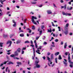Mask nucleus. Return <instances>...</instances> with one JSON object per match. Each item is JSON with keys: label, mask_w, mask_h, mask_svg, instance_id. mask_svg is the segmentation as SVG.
Masks as SVG:
<instances>
[{"label": "nucleus", "mask_w": 73, "mask_h": 73, "mask_svg": "<svg viewBox=\"0 0 73 73\" xmlns=\"http://www.w3.org/2000/svg\"><path fill=\"white\" fill-rule=\"evenodd\" d=\"M31 20L32 23H33V24H37V23L35 22V20H34V19L36 20L37 19V17H35L34 16H33L31 17Z\"/></svg>", "instance_id": "1"}, {"label": "nucleus", "mask_w": 73, "mask_h": 73, "mask_svg": "<svg viewBox=\"0 0 73 73\" xmlns=\"http://www.w3.org/2000/svg\"><path fill=\"white\" fill-rule=\"evenodd\" d=\"M9 44L8 46V47H9V46H11V44H12V41L10 40L7 41V42L6 44Z\"/></svg>", "instance_id": "2"}, {"label": "nucleus", "mask_w": 73, "mask_h": 73, "mask_svg": "<svg viewBox=\"0 0 73 73\" xmlns=\"http://www.w3.org/2000/svg\"><path fill=\"white\" fill-rule=\"evenodd\" d=\"M64 61H65V62L64 61H63V64L65 65V66H67V64H68V63L66 62H67V60L64 59Z\"/></svg>", "instance_id": "3"}, {"label": "nucleus", "mask_w": 73, "mask_h": 73, "mask_svg": "<svg viewBox=\"0 0 73 73\" xmlns=\"http://www.w3.org/2000/svg\"><path fill=\"white\" fill-rule=\"evenodd\" d=\"M47 60H48V62H50V64H52V60H50V58H49V56H47L46 57Z\"/></svg>", "instance_id": "4"}, {"label": "nucleus", "mask_w": 73, "mask_h": 73, "mask_svg": "<svg viewBox=\"0 0 73 73\" xmlns=\"http://www.w3.org/2000/svg\"><path fill=\"white\" fill-rule=\"evenodd\" d=\"M13 23H14V24L13 25V27H16V22H15V21L14 20H13L12 21Z\"/></svg>", "instance_id": "5"}, {"label": "nucleus", "mask_w": 73, "mask_h": 73, "mask_svg": "<svg viewBox=\"0 0 73 73\" xmlns=\"http://www.w3.org/2000/svg\"><path fill=\"white\" fill-rule=\"evenodd\" d=\"M38 54H41V53L39 52L40 51L39 50V48H37V50H36L35 51Z\"/></svg>", "instance_id": "6"}, {"label": "nucleus", "mask_w": 73, "mask_h": 73, "mask_svg": "<svg viewBox=\"0 0 73 73\" xmlns=\"http://www.w3.org/2000/svg\"><path fill=\"white\" fill-rule=\"evenodd\" d=\"M64 8V9L65 10L66 9V5H65L64 6H61V9H62V8Z\"/></svg>", "instance_id": "7"}, {"label": "nucleus", "mask_w": 73, "mask_h": 73, "mask_svg": "<svg viewBox=\"0 0 73 73\" xmlns=\"http://www.w3.org/2000/svg\"><path fill=\"white\" fill-rule=\"evenodd\" d=\"M64 8V9L65 10L66 9V5H65L64 6H61V9H62V8Z\"/></svg>", "instance_id": "8"}, {"label": "nucleus", "mask_w": 73, "mask_h": 73, "mask_svg": "<svg viewBox=\"0 0 73 73\" xmlns=\"http://www.w3.org/2000/svg\"><path fill=\"white\" fill-rule=\"evenodd\" d=\"M47 12L48 14V15H49V14H52V11L50 10L47 11Z\"/></svg>", "instance_id": "9"}, {"label": "nucleus", "mask_w": 73, "mask_h": 73, "mask_svg": "<svg viewBox=\"0 0 73 73\" xmlns=\"http://www.w3.org/2000/svg\"><path fill=\"white\" fill-rule=\"evenodd\" d=\"M39 62V60H38V59H37L35 61V63L36 64H37Z\"/></svg>", "instance_id": "10"}, {"label": "nucleus", "mask_w": 73, "mask_h": 73, "mask_svg": "<svg viewBox=\"0 0 73 73\" xmlns=\"http://www.w3.org/2000/svg\"><path fill=\"white\" fill-rule=\"evenodd\" d=\"M36 67L38 68H39L40 67V65L38 64H36Z\"/></svg>", "instance_id": "11"}, {"label": "nucleus", "mask_w": 73, "mask_h": 73, "mask_svg": "<svg viewBox=\"0 0 73 73\" xmlns=\"http://www.w3.org/2000/svg\"><path fill=\"white\" fill-rule=\"evenodd\" d=\"M16 56H18V53H17V51H15V54H14Z\"/></svg>", "instance_id": "12"}, {"label": "nucleus", "mask_w": 73, "mask_h": 73, "mask_svg": "<svg viewBox=\"0 0 73 73\" xmlns=\"http://www.w3.org/2000/svg\"><path fill=\"white\" fill-rule=\"evenodd\" d=\"M54 59V58H53V54H52L51 56V60H53Z\"/></svg>", "instance_id": "13"}, {"label": "nucleus", "mask_w": 73, "mask_h": 73, "mask_svg": "<svg viewBox=\"0 0 73 73\" xmlns=\"http://www.w3.org/2000/svg\"><path fill=\"white\" fill-rule=\"evenodd\" d=\"M72 9V7H70V8H69V7H67V9L68 10H71Z\"/></svg>", "instance_id": "14"}, {"label": "nucleus", "mask_w": 73, "mask_h": 73, "mask_svg": "<svg viewBox=\"0 0 73 73\" xmlns=\"http://www.w3.org/2000/svg\"><path fill=\"white\" fill-rule=\"evenodd\" d=\"M21 42V41H20V40H18L16 42V44H19V43H20Z\"/></svg>", "instance_id": "15"}, {"label": "nucleus", "mask_w": 73, "mask_h": 73, "mask_svg": "<svg viewBox=\"0 0 73 73\" xmlns=\"http://www.w3.org/2000/svg\"><path fill=\"white\" fill-rule=\"evenodd\" d=\"M6 1V0H4L3 1H0V2H1V4H3V3H4V1Z\"/></svg>", "instance_id": "16"}, {"label": "nucleus", "mask_w": 73, "mask_h": 73, "mask_svg": "<svg viewBox=\"0 0 73 73\" xmlns=\"http://www.w3.org/2000/svg\"><path fill=\"white\" fill-rule=\"evenodd\" d=\"M48 32H50V33H52V29H51V28H50V30L49 29H48Z\"/></svg>", "instance_id": "17"}, {"label": "nucleus", "mask_w": 73, "mask_h": 73, "mask_svg": "<svg viewBox=\"0 0 73 73\" xmlns=\"http://www.w3.org/2000/svg\"><path fill=\"white\" fill-rule=\"evenodd\" d=\"M17 52H20V51H21V48H19L17 50Z\"/></svg>", "instance_id": "18"}, {"label": "nucleus", "mask_w": 73, "mask_h": 73, "mask_svg": "<svg viewBox=\"0 0 73 73\" xmlns=\"http://www.w3.org/2000/svg\"><path fill=\"white\" fill-rule=\"evenodd\" d=\"M67 46V44H66V42L65 43V44L64 46V49H66V46Z\"/></svg>", "instance_id": "19"}, {"label": "nucleus", "mask_w": 73, "mask_h": 73, "mask_svg": "<svg viewBox=\"0 0 73 73\" xmlns=\"http://www.w3.org/2000/svg\"><path fill=\"white\" fill-rule=\"evenodd\" d=\"M10 57H15V54H12L10 55Z\"/></svg>", "instance_id": "20"}, {"label": "nucleus", "mask_w": 73, "mask_h": 73, "mask_svg": "<svg viewBox=\"0 0 73 73\" xmlns=\"http://www.w3.org/2000/svg\"><path fill=\"white\" fill-rule=\"evenodd\" d=\"M59 54H60V52H57L55 54V56H57V55H58Z\"/></svg>", "instance_id": "21"}, {"label": "nucleus", "mask_w": 73, "mask_h": 73, "mask_svg": "<svg viewBox=\"0 0 73 73\" xmlns=\"http://www.w3.org/2000/svg\"><path fill=\"white\" fill-rule=\"evenodd\" d=\"M64 33L65 35H67L68 33V31H66L64 32Z\"/></svg>", "instance_id": "22"}, {"label": "nucleus", "mask_w": 73, "mask_h": 73, "mask_svg": "<svg viewBox=\"0 0 73 73\" xmlns=\"http://www.w3.org/2000/svg\"><path fill=\"white\" fill-rule=\"evenodd\" d=\"M58 59L59 60H61V59H62V58H61V55H59Z\"/></svg>", "instance_id": "23"}, {"label": "nucleus", "mask_w": 73, "mask_h": 73, "mask_svg": "<svg viewBox=\"0 0 73 73\" xmlns=\"http://www.w3.org/2000/svg\"><path fill=\"white\" fill-rule=\"evenodd\" d=\"M20 36L21 37H24V34H22L20 35Z\"/></svg>", "instance_id": "24"}, {"label": "nucleus", "mask_w": 73, "mask_h": 73, "mask_svg": "<svg viewBox=\"0 0 73 73\" xmlns=\"http://www.w3.org/2000/svg\"><path fill=\"white\" fill-rule=\"evenodd\" d=\"M40 36H39L38 37L36 36V40H38V38H39Z\"/></svg>", "instance_id": "25"}, {"label": "nucleus", "mask_w": 73, "mask_h": 73, "mask_svg": "<svg viewBox=\"0 0 73 73\" xmlns=\"http://www.w3.org/2000/svg\"><path fill=\"white\" fill-rule=\"evenodd\" d=\"M8 64L9 65H10V64H13V63L12 62H10Z\"/></svg>", "instance_id": "26"}, {"label": "nucleus", "mask_w": 73, "mask_h": 73, "mask_svg": "<svg viewBox=\"0 0 73 73\" xmlns=\"http://www.w3.org/2000/svg\"><path fill=\"white\" fill-rule=\"evenodd\" d=\"M25 44H26V43H30V42H29V41H28V40H27L25 41Z\"/></svg>", "instance_id": "27"}, {"label": "nucleus", "mask_w": 73, "mask_h": 73, "mask_svg": "<svg viewBox=\"0 0 73 73\" xmlns=\"http://www.w3.org/2000/svg\"><path fill=\"white\" fill-rule=\"evenodd\" d=\"M55 62L56 63H57V58H56L55 59Z\"/></svg>", "instance_id": "28"}, {"label": "nucleus", "mask_w": 73, "mask_h": 73, "mask_svg": "<svg viewBox=\"0 0 73 73\" xmlns=\"http://www.w3.org/2000/svg\"><path fill=\"white\" fill-rule=\"evenodd\" d=\"M3 43H0V46L1 47H3Z\"/></svg>", "instance_id": "29"}, {"label": "nucleus", "mask_w": 73, "mask_h": 73, "mask_svg": "<svg viewBox=\"0 0 73 73\" xmlns=\"http://www.w3.org/2000/svg\"><path fill=\"white\" fill-rule=\"evenodd\" d=\"M32 29L33 30H35V26H33L32 27Z\"/></svg>", "instance_id": "30"}, {"label": "nucleus", "mask_w": 73, "mask_h": 73, "mask_svg": "<svg viewBox=\"0 0 73 73\" xmlns=\"http://www.w3.org/2000/svg\"><path fill=\"white\" fill-rule=\"evenodd\" d=\"M36 3H37V2H34L31 3L33 4H36Z\"/></svg>", "instance_id": "31"}, {"label": "nucleus", "mask_w": 73, "mask_h": 73, "mask_svg": "<svg viewBox=\"0 0 73 73\" xmlns=\"http://www.w3.org/2000/svg\"><path fill=\"white\" fill-rule=\"evenodd\" d=\"M54 39V38L53 37H52L51 39V40H50L49 41H51L52 40Z\"/></svg>", "instance_id": "32"}, {"label": "nucleus", "mask_w": 73, "mask_h": 73, "mask_svg": "<svg viewBox=\"0 0 73 73\" xmlns=\"http://www.w3.org/2000/svg\"><path fill=\"white\" fill-rule=\"evenodd\" d=\"M69 25L68 23H67L66 25V27H68V26H69Z\"/></svg>", "instance_id": "33"}, {"label": "nucleus", "mask_w": 73, "mask_h": 73, "mask_svg": "<svg viewBox=\"0 0 73 73\" xmlns=\"http://www.w3.org/2000/svg\"><path fill=\"white\" fill-rule=\"evenodd\" d=\"M17 64H19V65H21V63L20 62H17Z\"/></svg>", "instance_id": "34"}, {"label": "nucleus", "mask_w": 73, "mask_h": 73, "mask_svg": "<svg viewBox=\"0 0 73 73\" xmlns=\"http://www.w3.org/2000/svg\"><path fill=\"white\" fill-rule=\"evenodd\" d=\"M71 52H72L71 54H72L73 52V46L72 47V48Z\"/></svg>", "instance_id": "35"}, {"label": "nucleus", "mask_w": 73, "mask_h": 73, "mask_svg": "<svg viewBox=\"0 0 73 73\" xmlns=\"http://www.w3.org/2000/svg\"><path fill=\"white\" fill-rule=\"evenodd\" d=\"M24 51L22 50L21 54H24Z\"/></svg>", "instance_id": "36"}, {"label": "nucleus", "mask_w": 73, "mask_h": 73, "mask_svg": "<svg viewBox=\"0 0 73 73\" xmlns=\"http://www.w3.org/2000/svg\"><path fill=\"white\" fill-rule=\"evenodd\" d=\"M13 59H17V60H19V58H15V57H14L13 58Z\"/></svg>", "instance_id": "37"}, {"label": "nucleus", "mask_w": 73, "mask_h": 73, "mask_svg": "<svg viewBox=\"0 0 73 73\" xmlns=\"http://www.w3.org/2000/svg\"><path fill=\"white\" fill-rule=\"evenodd\" d=\"M70 68H72L73 67V64H72L70 65Z\"/></svg>", "instance_id": "38"}, {"label": "nucleus", "mask_w": 73, "mask_h": 73, "mask_svg": "<svg viewBox=\"0 0 73 73\" xmlns=\"http://www.w3.org/2000/svg\"><path fill=\"white\" fill-rule=\"evenodd\" d=\"M55 42H58V39H56L55 40Z\"/></svg>", "instance_id": "39"}, {"label": "nucleus", "mask_w": 73, "mask_h": 73, "mask_svg": "<svg viewBox=\"0 0 73 73\" xmlns=\"http://www.w3.org/2000/svg\"><path fill=\"white\" fill-rule=\"evenodd\" d=\"M53 6H54V7H55L56 8H57V7H56V5H55V4H54V3H53Z\"/></svg>", "instance_id": "40"}, {"label": "nucleus", "mask_w": 73, "mask_h": 73, "mask_svg": "<svg viewBox=\"0 0 73 73\" xmlns=\"http://www.w3.org/2000/svg\"><path fill=\"white\" fill-rule=\"evenodd\" d=\"M50 54V52H48L47 53V56H49Z\"/></svg>", "instance_id": "41"}, {"label": "nucleus", "mask_w": 73, "mask_h": 73, "mask_svg": "<svg viewBox=\"0 0 73 73\" xmlns=\"http://www.w3.org/2000/svg\"><path fill=\"white\" fill-rule=\"evenodd\" d=\"M69 54V53L68 52H66L65 53V54L66 56H67V55H68V54Z\"/></svg>", "instance_id": "42"}, {"label": "nucleus", "mask_w": 73, "mask_h": 73, "mask_svg": "<svg viewBox=\"0 0 73 73\" xmlns=\"http://www.w3.org/2000/svg\"><path fill=\"white\" fill-rule=\"evenodd\" d=\"M22 3H24L25 1L24 0H21Z\"/></svg>", "instance_id": "43"}, {"label": "nucleus", "mask_w": 73, "mask_h": 73, "mask_svg": "<svg viewBox=\"0 0 73 73\" xmlns=\"http://www.w3.org/2000/svg\"><path fill=\"white\" fill-rule=\"evenodd\" d=\"M25 49H26V47H24L23 48V49L22 50H25Z\"/></svg>", "instance_id": "44"}, {"label": "nucleus", "mask_w": 73, "mask_h": 73, "mask_svg": "<svg viewBox=\"0 0 73 73\" xmlns=\"http://www.w3.org/2000/svg\"><path fill=\"white\" fill-rule=\"evenodd\" d=\"M8 68H9V67H7L6 68V72H7V70H8Z\"/></svg>", "instance_id": "45"}, {"label": "nucleus", "mask_w": 73, "mask_h": 73, "mask_svg": "<svg viewBox=\"0 0 73 73\" xmlns=\"http://www.w3.org/2000/svg\"><path fill=\"white\" fill-rule=\"evenodd\" d=\"M58 34L55 35V37H58Z\"/></svg>", "instance_id": "46"}, {"label": "nucleus", "mask_w": 73, "mask_h": 73, "mask_svg": "<svg viewBox=\"0 0 73 73\" xmlns=\"http://www.w3.org/2000/svg\"><path fill=\"white\" fill-rule=\"evenodd\" d=\"M35 46L36 48H37L38 47L37 45V44H35Z\"/></svg>", "instance_id": "47"}, {"label": "nucleus", "mask_w": 73, "mask_h": 73, "mask_svg": "<svg viewBox=\"0 0 73 73\" xmlns=\"http://www.w3.org/2000/svg\"><path fill=\"white\" fill-rule=\"evenodd\" d=\"M60 3H64V1L62 0H61L60 1Z\"/></svg>", "instance_id": "48"}, {"label": "nucleus", "mask_w": 73, "mask_h": 73, "mask_svg": "<svg viewBox=\"0 0 73 73\" xmlns=\"http://www.w3.org/2000/svg\"><path fill=\"white\" fill-rule=\"evenodd\" d=\"M70 36H72V35H73V33H70Z\"/></svg>", "instance_id": "49"}, {"label": "nucleus", "mask_w": 73, "mask_h": 73, "mask_svg": "<svg viewBox=\"0 0 73 73\" xmlns=\"http://www.w3.org/2000/svg\"><path fill=\"white\" fill-rule=\"evenodd\" d=\"M71 47H72V45H70L68 46V48H71Z\"/></svg>", "instance_id": "50"}, {"label": "nucleus", "mask_w": 73, "mask_h": 73, "mask_svg": "<svg viewBox=\"0 0 73 73\" xmlns=\"http://www.w3.org/2000/svg\"><path fill=\"white\" fill-rule=\"evenodd\" d=\"M9 13H10V11L8 12L7 13V15H8Z\"/></svg>", "instance_id": "51"}, {"label": "nucleus", "mask_w": 73, "mask_h": 73, "mask_svg": "<svg viewBox=\"0 0 73 73\" xmlns=\"http://www.w3.org/2000/svg\"><path fill=\"white\" fill-rule=\"evenodd\" d=\"M7 71H8V73H10V70H9V69H8L7 70Z\"/></svg>", "instance_id": "52"}, {"label": "nucleus", "mask_w": 73, "mask_h": 73, "mask_svg": "<svg viewBox=\"0 0 73 73\" xmlns=\"http://www.w3.org/2000/svg\"><path fill=\"white\" fill-rule=\"evenodd\" d=\"M51 46H52V47H55V46H54V44H53V45H51Z\"/></svg>", "instance_id": "53"}, {"label": "nucleus", "mask_w": 73, "mask_h": 73, "mask_svg": "<svg viewBox=\"0 0 73 73\" xmlns=\"http://www.w3.org/2000/svg\"><path fill=\"white\" fill-rule=\"evenodd\" d=\"M42 58H43V60H45V57L44 56H43V57H42Z\"/></svg>", "instance_id": "54"}, {"label": "nucleus", "mask_w": 73, "mask_h": 73, "mask_svg": "<svg viewBox=\"0 0 73 73\" xmlns=\"http://www.w3.org/2000/svg\"><path fill=\"white\" fill-rule=\"evenodd\" d=\"M26 21H27V19H25V21H24L25 23H26Z\"/></svg>", "instance_id": "55"}, {"label": "nucleus", "mask_w": 73, "mask_h": 73, "mask_svg": "<svg viewBox=\"0 0 73 73\" xmlns=\"http://www.w3.org/2000/svg\"><path fill=\"white\" fill-rule=\"evenodd\" d=\"M44 28V26L43 25V26H41L42 29H43V28Z\"/></svg>", "instance_id": "56"}, {"label": "nucleus", "mask_w": 73, "mask_h": 73, "mask_svg": "<svg viewBox=\"0 0 73 73\" xmlns=\"http://www.w3.org/2000/svg\"><path fill=\"white\" fill-rule=\"evenodd\" d=\"M34 43H35V44H37V43H36V40H34Z\"/></svg>", "instance_id": "57"}, {"label": "nucleus", "mask_w": 73, "mask_h": 73, "mask_svg": "<svg viewBox=\"0 0 73 73\" xmlns=\"http://www.w3.org/2000/svg\"><path fill=\"white\" fill-rule=\"evenodd\" d=\"M40 33V35H41V33H42V31H39Z\"/></svg>", "instance_id": "58"}, {"label": "nucleus", "mask_w": 73, "mask_h": 73, "mask_svg": "<svg viewBox=\"0 0 73 73\" xmlns=\"http://www.w3.org/2000/svg\"><path fill=\"white\" fill-rule=\"evenodd\" d=\"M31 44H33V41L32 40H31Z\"/></svg>", "instance_id": "59"}, {"label": "nucleus", "mask_w": 73, "mask_h": 73, "mask_svg": "<svg viewBox=\"0 0 73 73\" xmlns=\"http://www.w3.org/2000/svg\"><path fill=\"white\" fill-rule=\"evenodd\" d=\"M11 50H9L7 51V52H11Z\"/></svg>", "instance_id": "60"}, {"label": "nucleus", "mask_w": 73, "mask_h": 73, "mask_svg": "<svg viewBox=\"0 0 73 73\" xmlns=\"http://www.w3.org/2000/svg\"><path fill=\"white\" fill-rule=\"evenodd\" d=\"M54 64H54L52 65L51 66L52 67H53V66H54Z\"/></svg>", "instance_id": "61"}, {"label": "nucleus", "mask_w": 73, "mask_h": 73, "mask_svg": "<svg viewBox=\"0 0 73 73\" xmlns=\"http://www.w3.org/2000/svg\"><path fill=\"white\" fill-rule=\"evenodd\" d=\"M3 15V14L1 13H0V16H2Z\"/></svg>", "instance_id": "62"}, {"label": "nucleus", "mask_w": 73, "mask_h": 73, "mask_svg": "<svg viewBox=\"0 0 73 73\" xmlns=\"http://www.w3.org/2000/svg\"><path fill=\"white\" fill-rule=\"evenodd\" d=\"M31 68H27V69H28V70H31Z\"/></svg>", "instance_id": "63"}, {"label": "nucleus", "mask_w": 73, "mask_h": 73, "mask_svg": "<svg viewBox=\"0 0 73 73\" xmlns=\"http://www.w3.org/2000/svg\"><path fill=\"white\" fill-rule=\"evenodd\" d=\"M3 64H1V65H0V66H3Z\"/></svg>", "instance_id": "64"}]
</instances>
